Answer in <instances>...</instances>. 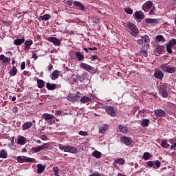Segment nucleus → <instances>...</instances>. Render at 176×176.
I'll return each instance as SVG.
<instances>
[{
	"label": "nucleus",
	"mask_w": 176,
	"mask_h": 176,
	"mask_svg": "<svg viewBox=\"0 0 176 176\" xmlns=\"http://www.w3.org/2000/svg\"><path fill=\"white\" fill-rule=\"evenodd\" d=\"M36 82H37V87H38V89H43L44 87L45 83L43 80H37Z\"/></svg>",
	"instance_id": "4c0bfd02"
},
{
	"label": "nucleus",
	"mask_w": 176,
	"mask_h": 176,
	"mask_svg": "<svg viewBox=\"0 0 176 176\" xmlns=\"http://www.w3.org/2000/svg\"><path fill=\"white\" fill-rule=\"evenodd\" d=\"M53 173L54 174H58L59 173V168L58 166H54Z\"/></svg>",
	"instance_id": "3c124183"
},
{
	"label": "nucleus",
	"mask_w": 176,
	"mask_h": 176,
	"mask_svg": "<svg viewBox=\"0 0 176 176\" xmlns=\"http://www.w3.org/2000/svg\"><path fill=\"white\" fill-rule=\"evenodd\" d=\"M66 3H67L69 6H72V4H73L72 1H70V0L66 1Z\"/></svg>",
	"instance_id": "bf43d9fd"
},
{
	"label": "nucleus",
	"mask_w": 176,
	"mask_h": 176,
	"mask_svg": "<svg viewBox=\"0 0 176 176\" xmlns=\"http://www.w3.org/2000/svg\"><path fill=\"white\" fill-rule=\"evenodd\" d=\"M16 160H17V161H18V162H19V164H23V163H24V156H23V157H21V156H18V157H16Z\"/></svg>",
	"instance_id": "49530a36"
},
{
	"label": "nucleus",
	"mask_w": 176,
	"mask_h": 176,
	"mask_svg": "<svg viewBox=\"0 0 176 176\" xmlns=\"http://www.w3.org/2000/svg\"><path fill=\"white\" fill-rule=\"evenodd\" d=\"M166 45V52L168 54H172L173 53L172 47L176 45V39L173 38L171 40H168Z\"/></svg>",
	"instance_id": "423d86ee"
},
{
	"label": "nucleus",
	"mask_w": 176,
	"mask_h": 176,
	"mask_svg": "<svg viewBox=\"0 0 176 176\" xmlns=\"http://www.w3.org/2000/svg\"><path fill=\"white\" fill-rule=\"evenodd\" d=\"M118 129H119L120 133H124V134H126L129 131V129L126 126L119 125Z\"/></svg>",
	"instance_id": "4be33fe9"
},
{
	"label": "nucleus",
	"mask_w": 176,
	"mask_h": 176,
	"mask_svg": "<svg viewBox=\"0 0 176 176\" xmlns=\"http://www.w3.org/2000/svg\"><path fill=\"white\" fill-rule=\"evenodd\" d=\"M0 158H1V159L8 158V152H6L5 150H1L0 151Z\"/></svg>",
	"instance_id": "72a5a7b5"
},
{
	"label": "nucleus",
	"mask_w": 176,
	"mask_h": 176,
	"mask_svg": "<svg viewBox=\"0 0 176 176\" xmlns=\"http://www.w3.org/2000/svg\"><path fill=\"white\" fill-rule=\"evenodd\" d=\"M29 74H30V72L28 71H24L23 72V75L29 76Z\"/></svg>",
	"instance_id": "69168bd1"
},
{
	"label": "nucleus",
	"mask_w": 176,
	"mask_h": 176,
	"mask_svg": "<svg viewBox=\"0 0 176 176\" xmlns=\"http://www.w3.org/2000/svg\"><path fill=\"white\" fill-rule=\"evenodd\" d=\"M105 111L107 112L111 116L115 117L117 114L116 109L112 106H106Z\"/></svg>",
	"instance_id": "6e6552de"
},
{
	"label": "nucleus",
	"mask_w": 176,
	"mask_h": 176,
	"mask_svg": "<svg viewBox=\"0 0 176 176\" xmlns=\"http://www.w3.org/2000/svg\"><path fill=\"white\" fill-rule=\"evenodd\" d=\"M76 57L78 61H82L85 58V56L80 54V52H76Z\"/></svg>",
	"instance_id": "7c9ffc66"
},
{
	"label": "nucleus",
	"mask_w": 176,
	"mask_h": 176,
	"mask_svg": "<svg viewBox=\"0 0 176 176\" xmlns=\"http://www.w3.org/2000/svg\"><path fill=\"white\" fill-rule=\"evenodd\" d=\"M91 101V98H89L88 96H82L80 100V102L82 104H87Z\"/></svg>",
	"instance_id": "5701e85b"
},
{
	"label": "nucleus",
	"mask_w": 176,
	"mask_h": 176,
	"mask_svg": "<svg viewBox=\"0 0 176 176\" xmlns=\"http://www.w3.org/2000/svg\"><path fill=\"white\" fill-rule=\"evenodd\" d=\"M0 60H2L3 64H8L10 63L11 58L6 57L5 55H0Z\"/></svg>",
	"instance_id": "f3484780"
},
{
	"label": "nucleus",
	"mask_w": 176,
	"mask_h": 176,
	"mask_svg": "<svg viewBox=\"0 0 176 176\" xmlns=\"http://www.w3.org/2000/svg\"><path fill=\"white\" fill-rule=\"evenodd\" d=\"M74 5L77 8V9L81 10V11H85V6L79 1H75Z\"/></svg>",
	"instance_id": "2eb2a0df"
},
{
	"label": "nucleus",
	"mask_w": 176,
	"mask_h": 176,
	"mask_svg": "<svg viewBox=\"0 0 176 176\" xmlns=\"http://www.w3.org/2000/svg\"><path fill=\"white\" fill-rule=\"evenodd\" d=\"M17 111H19L17 110V107H13V109H12V112H13L14 113H17Z\"/></svg>",
	"instance_id": "680f3d73"
},
{
	"label": "nucleus",
	"mask_w": 176,
	"mask_h": 176,
	"mask_svg": "<svg viewBox=\"0 0 176 176\" xmlns=\"http://www.w3.org/2000/svg\"><path fill=\"white\" fill-rule=\"evenodd\" d=\"M18 70L16 66H12V69L10 71V74L11 76H15L16 75Z\"/></svg>",
	"instance_id": "2f4dec72"
},
{
	"label": "nucleus",
	"mask_w": 176,
	"mask_h": 176,
	"mask_svg": "<svg viewBox=\"0 0 176 176\" xmlns=\"http://www.w3.org/2000/svg\"><path fill=\"white\" fill-rule=\"evenodd\" d=\"M101 152L100 151H93L92 155L93 157H96V159H100L101 158Z\"/></svg>",
	"instance_id": "58836bf2"
},
{
	"label": "nucleus",
	"mask_w": 176,
	"mask_h": 176,
	"mask_svg": "<svg viewBox=\"0 0 176 176\" xmlns=\"http://www.w3.org/2000/svg\"><path fill=\"white\" fill-rule=\"evenodd\" d=\"M155 40L158 42H165V38L164 36L162 35L156 36Z\"/></svg>",
	"instance_id": "a19ab883"
},
{
	"label": "nucleus",
	"mask_w": 176,
	"mask_h": 176,
	"mask_svg": "<svg viewBox=\"0 0 176 176\" xmlns=\"http://www.w3.org/2000/svg\"><path fill=\"white\" fill-rule=\"evenodd\" d=\"M90 176H101V175L98 173H94Z\"/></svg>",
	"instance_id": "e2e57ef3"
},
{
	"label": "nucleus",
	"mask_w": 176,
	"mask_h": 176,
	"mask_svg": "<svg viewBox=\"0 0 176 176\" xmlns=\"http://www.w3.org/2000/svg\"><path fill=\"white\" fill-rule=\"evenodd\" d=\"M160 94L164 98H167L168 96V91H166L167 86L166 84H162L158 87Z\"/></svg>",
	"instance_id": "20e7f679"
},
{
	"label": "nucleus",
	"mask_w": 176,
	"mask_h": 176,
	"mask_svg": "<svg viewBox=\"0 0 176 176\" xmlns=\"http://www.w3.org/2000/svg\"><path fill=\"white\" fill-rule=\"evenodd\" d=\"M81 68L84 69L87 72H89L90 74H95V69L94 67L90 66L86 63H81Z\"/></svg>",
	"instance_id": "1a4fd4ad"
},
{
	"label": "nucleus",
	"mask_w": 176,
	"mask_h": 176,
	"mask_svg": "<svg viewBox=\"0 0 176 176\" xmlns=\"http://www.w3.org/2000/svg\"><path fill=\"white\" fill-rule=\"evenodd\" d=\"M125 12L129 14H132L133 13V10L131 9L130 8H127L125 9Z\"/></svg>",
	"instance_id": "09e8293b"
},
{
	"label": "nucleus",
	"mask_w": 176,
	"mask_h": 176,
	"mask_svg": "<svg viewBox=\"0 0 176 176\" xmlns=\"http://www.w3.org/2000/svg\"><path fill=\"white\" fill-rule=\"evenodd\" d=\"M65 153H70L72 154H76L78 153V150L76 147H74L72 146H67V147L65 148Z\"/></svg>",
	"instance_id": "4468645a"
},
{
	"label": "nucleus",
	"mask_w": 176,
	"mask_h": 176,
	"mask_svg": "<svg viewBox=\"0 0 176 176\" xmlns=\"http://www.w3.org/2000/svg\"><path fill=\"white\" fill-rule=\"evenodd\" d=\"M164 49V46H162V45L157 46V47L155 48V55H156V56H160V55L162 53Z\"/></svg>",
	"instance_id": "412c9836"
},
{
	"label": "nucleus",
	"mask_w": 176,
	"mask_h": 176,
	"mask_svg": "<svg viewBox=\"0 0 176 176\" xmlns=\"http://www.w3.org/2000/svg\"><path fill=\"white\" fill-rule=\"evenodd\" d=\"M37 167V170H36V173H38V174H41L42 173L45 169V167L43 166L42 164H37L36 166Z\"/></svg>",
	"instance_id": "bb28decb"
},
{
	"label": "nucleus",
	"mask_w": 176,
	"mask_h": 176,
	"mask_svg": "<svg viewBox=\"0 0 176 176\" xmlns=\"http://www.w3.org/2000/svg\"><path fill=\"white\" fill-rule=\"evenodd\" d=\"M161 146L165 149H168L170 144L168 143L167 140H163L161 143Z\"/></svg>",
	"instance_id": "a878e982"
},
{
	"label": "nucleus",
	"mask_w": 176,
	"mask_h": 176,
	"mask_svg": "<svg viewBox=\"0 0 176 176\" xmlns=\"http://www.w3.org/2000/svg\"><path fill=\"white\" fill-rule=\"evenodd\" d=\"M137 43H138V44L140 45H142V44L144 43L142 39H138V40L137 41Z\"/></svg>",
	"instance_id": "13d9d810"
},
{
	"label": "nucleus",
	"mask_w": 176,
	"mask_h": 176,
	"mask_svg": "<svg viewBox=\"0 0 176 176\" xmlns=\"http://www.w3.org/2000/svg\"><path fill=\"white\" fill-rule=\"evenodd\" d=\"M43 116H44V119L47 122V124L52 125L56 124V118L54 115L45 113Z\"/></svg>",
	"instance_id": "7ed1b4c3"
},
{
	"label": "nucleus",
	"mask_w": 176,
	"mask_h": 176,
	"mask_svg": "<svg viewBox=\"0 0 176 176\" xmlns=\"http://www.w3.org/2000/svg\"><path fill=\"white\" fill-rule=\"evenodd\" d=\"M154 113L160 118H163L166 116V112L162 109L155 110Z\"/></svg>",
	"instance_id": "dca6fc26"
},
{
	"label": "nucleus",
	"mask_w": 176,
	"mask_h": 176,
	"mask_svg": "<svg viewBox=\"0 0 176 176\" xmlns=\"http://www.w3.org/2000/svg\"><path fill=\"white\" fill-rule=\"evenodd\" d=\"M124 28L133 37H137L138 34H140V31L138 30L136 25L133 23L128 22L125 23Z\"/></svg>",
	"instance_id": "f257e3e1"
},
{
	"label": "nucleus",
	"mask_w": 176,
	"mask_h": 176,
	"mask_svg": "<svg viewBox=\"0 0 176 176\" xmlns=\"http://www.w3.org/2000/svg\"><path fill=\"white\" fill-rule=\"evenodd\" d=\"M21 69L22 70H23V69H25V62H22Z\"/></svg>",
	"instance_id": "4d7b16f0"
},
{
	"label": "nucleus",
	"mask_w": 176,
	"mask_h": 176,
	"mask_svg": "<svg viewBox=\"0 0 176 176\" xmlns=\"http://www.w3.org/2000/svg\"><path fill=\"white\" fill-rule=\"evenodd\" d=\"M135 18L138 19H143L145 18V15L142 12V11L135 12L134 14Z\"/></svg>",
	"instance_id": "aec40b11"
},
{
	"label": "nucleus",
	"mask_w": 176,
	"mask_h": 176,
	"mask_svg": "<svg viewBox=\"0 0 176 176\" xmlns=\"http://www.w3.org/2000/svg\"><path fill=\"white\" fill-rule=\"evenodd\" d=\"M61 113H62V111H56V114L57 116H60V115H61Z\"/></svg>",
	"instance_id": "338daca9"
},
{
	"label": "nucleus",
	"mask_w": 176,
	"mask_h": 176,
	"mask_svg": "<svg viewBox=\"0 0 176 176\" xmlns=\"http://www.w3.org/2000/svg\"><path fill=\"white\" fill-rule=\"evenodd\" d=\"M60 76V72L58 70H54L52 74V79L56 80L58 78H59Z\"/></svg>",
	"instance_id": "393cba45"
},
{
	"label": "nucleus",
	"mask_w": 176,
	"mask_h": 176,
	"mask_svg": "<svg viewBox=\"0 0 176 176\" xmlns=\"http://www.w3.org/2000/svg\"><path fill=\"white\" fill-rule=\"evenodd\" d=\"M24 44H25L24 49L25 50L29 51V50L31 47V45L33 44V41L32 40L26 41H25Z\"/></svg>",
	"instance_id": "6ab92c4d"
},
{
	"label": "nucleus",
	"mask_w": 176,
	"mask_h": 176,
	"mask_svg": "<svg viewBox=\"0 0 176 176\" xmlns=\"http://www.w3.org/2000/svg\"><path fill=\"white\" fill-rule=\"evenodd\" d=\"M46 88H47L48 90L53 91V90L56 89V84H51V83H50V82H47V84H46Z\"/></svg>",
	"instance_id": "c85d7f7f"
},
{
	"label": "nucleus",
	"mask_w": 176,
	"mask_h": 176,
	"mask_svg": "<svg viewBox=\"0 0 176 176\" xmlns=\"http://www.w3.org/2000/svg\"><path fill=\"white\" fill-rule=\"evenodd\" d=\"M109 126L107 124H104L103 126L99 128V133L104 134L106 131L108 129Z\"/></svg>",
	"instance_id": "f704fd0d"
},
{
	"label": "nucleus",
	"mask_w": 176,
	"mask_h": 176,
	"mask_svg": "<svg viewBox=\"0 0 176 176\" xmlns=\"http://www.w3.org/2000/svg\"><path fill=\"white\" fill-rule=\"evenodd\" d=\"M176 148V142L170 146V150H174Z\"/></svg>",
	"instance_id": "052dcab7"
},
{
	"label": "nucleus",
	"mask_w": 176,
	"mask_h": 176,
	"mask_svg": "<svg viewBox=\"0 0 176 176\" xmlns=\"http://www.w3.org/2000/svg\"><path fill=\"white\" fill-rule=\"evenodd\" d=\"M35 160L34 158L28 157L27 156H24V163H32L34 162Z\"/></svg>",
	"instance_id": "ea45409f"
},
{
	"label": "nucleus",
	"mask_w": 176,
	"mask_h": 176,
	"mask_svg": "<svg viewBox=\"0 0 176 176\" xmlns=\"http://www.w3.org/2000/svg\"><path fill=\"white\" fill-rule=\"evenodd\" d=\"M41 150L47 149L50 147L49 143H45L42 146H39Z\"/></svg>",
	"instance_id": "a18cd8bd"
},
{
	"label": "nucleus",
	"mask_w": 176,
	"mask_h": 176,
	"mask_svg": "<svg viewBox=\"0 0 176 176\" xmlns=\"http://www.w3.org/2000/svg\"><path fill=\"white\" fill-rule=\"evenodd\" d=\"M32 125L33 124L32 122H25L24 124H23L22 126L23 130L30 129L32 126Z\"/></svg>",
	"instance_id": "b1692460"
},
{
	"label": "nucleus",
	"mask_w": 176,
	"mask_h": 176,
	"mask_svg": "<svg viewBox=\"0 0 176 176\" xmlns=\"http://www.w3.org/2000/svg\"><path fill=\"white\" fill-rule=\"evenodd\" d=\"M146 164L148 168H153V169H158L162 165V162H160V161L159 160L155 161V163L153 162V161H148L147 162V163H146Z\"/></svg>",
	"instance_id": "0eeeda50"
},
{
	"label": "nucleus",
	"mask_w": 176,
	"mask_h": 176,
	"mask_svg": "<svg viewBox=\"0 0 176 176\" xmlns=\"http://www.w3.org/2000/svg\"><path fill=\"white\" fill-rule=\"evenodd\" d=\"M142 41L143 43L148 44L151 42V39L149 38V36L148 35H144L142 37Z\"/></svg>",
	"instance_id": "473e14b6"
},
{
	"label": "nucleus",
	"mask_w": 176,
	"mask_h": 176,
	"mask_svg": "<svg viewBox=\"0 0 176 176\" xmlns=\"http://www.w3.org/2000/svg\"><path fill=\"white\" fill-rule=\"evenodd\" d=\"M25 41V38H17L16 40H14V45H16V46H20L23 43H24Z\"/></svg>",
	"instance_id": "a211bd4d"
},
{
	"label": "nucleus",
	"mask_w": 176,
	"mask_h": 176,
	"mask_svg": "<svg viewBox=\"0 0 176 176\" xmlns=\"http://www.w3.org/2000/svg\"><path fill=\"white\" fill-rule=\"evenodd\" d=\"M120 140L122 143H124L126 146H129L132 144L131 138L128 136H122Z\"/></svg>",
	"instance_id": "f8f14e48"
},
{
	"label": "nucleus",
	"mask_w": 176,
	"mask_h": 176,
	"mask_svg": "<svg viewBox=\"0 0 176 176\" xmlns=\"http://www.w3.org/2000/svg\"><path fill=\"white\" fill-rule=\"evenodd\" d=\"M157 10V8L155 6H153V8H151L150 10H149V14L150 15H154L155 14V12H156Z\"/></svg>",
	"instance_id": "de8ad7c7"
},
{
	"label": "nucleus",
	"mask_w": 176,
	"mask_h": 176,
	"mask_svg": "<svg viewBox=\"0 0 176 176\" xmlns=\"http://www.w3.org/2000/svg\"><path fill=\"white\" fill-rule=\"evenodd\" d=\"M88 50L91 51L96 50L97 47H88Z\"/></svg>",
	"instance_id": "0e129e2a"
},
{
	"label": "nucleus",
	"mask_w": 176,
	"mask_h": 176,
	"mask_svg": "<svg viewBox=\"0 0 176 176\" xmlns=\"http://www.w3.org/2000/svg\"><path fill=\"white\" fill-rule=\"evenodd\" d=\"M125 163V161L124 159L122 158H119V159H116L113 164H114V166H116V164H120V165H124Z\"/></svg>",
	"instance_id": "c756f323"
},
{
	"label": "nucleus",
	"mask_w": 176,
	"mask_h": 176,
	"mask_svg": "<svg viewBox=\"0 0 176 176\" xmlns=\"http://www.w3.org/2000/svg\"><path fill=\"white\" fill-rule=\"evenodd\" d=\"M82 97V94L77 91L76 94H69L67 96V100L71 102H77L80 98Z\"/></svg>",
	"instance_id": "f03ea898"
},
{
	"label": "nucleus",
	"mask_w": 176,
	"mask_h": 176,
	"mask_svg": "<svg viewBox=\"0 0 176 176\" xmlns=\"http://www.w3.org/2000/svg\"><path fill=\"white\" fill-rule=\"evenodd\" d=\"M17 142L19 144L23 145L26 143V138L22 136L18 139Z\"/></svg>",
	"instance_id": "e433bc0d"
},
{
	"label": "nucleus",
	"mask_w": 176,
	"mask_h": 176,
	"mask_svg": "<svg viewBox=\"0 0 176 176\" xmlns=\"http://www.w3.org/2000/svg\"><path fill=\"white\" fill-rule=\"evenodd\" d=\"M58 148L61 151H63L65 152V150L67 148V146H63L62 144H58Z\"/></svg>",
	"instance_id": "603ef678"
},
{
	"label": "nucleus",
	"mask_w": 176,
	"mask_h": 176,
	"mask_svg": "<svg viewBox=\"0 0 176 176\" xmlns=\"http://www.w3.org/2000/svg\"><path fill=\"white\" fill-rule=\"evenodd\" d=\"M32 58H34V60H37V58H38V55L36 53L33 54V55L32 56Z\"/></svg>",
	"instance_id": "5fc2aeb1"
},
{
	"label": "nucleus",
	"mask_w": 176,
	"mask_h": 176,
	"mask_svg": "<svg viewBox=\"0 0 176 176\" xmlns=\"http://www.w3.org/2000/svg\"><path fill=\"white\" fill-rule=\"evenodd\" d=\"M47 41L54 44L55 46H60L61 44L60 40L58 39L56 37H50Z\"/></svg>",
	"instance_id": "ddd939ff"
},
{
	"label": "nucleus",
	"mask_w": 176,
	"mask_h": 176,
	"mask_svg": "<svg viewBox=\"0 0 176 176\" xmlns=\"http://www.w3.org/2000/svg\"><path fill=\"white\" fill-rule=\"evenodd\" d=\"M50 19H51V15L50 14H44L38 17L39 21H48Z\"/></svg>",
	"instance_id": "cd10ccee"
},
{
	"label": "nucleus",
	"mask_w": 176,
	"mask_h": 176,
	"mask_svg": "<svg viewBox=\"0 0 176 176\" xmlns=\"http://www.w3.org/2000/svg\"><path fill=\"white\" fill-rule=\"evenodd\" d=\"M96 59H98V55H92L91 60H92V61H94V60H96Z\"/></svg>",
	"instance_id": "6e6d98bb"
},
{
	"label": "nucleus",
	"mask_w": 176,
	"mask_h": 176,
	"mask_svg": "<svg viewBox=\"0 0 176 176\" xmlns=\"http://www.w3.org/2000/svg\"><path fill=\"white\" fill-rule=\"evenodd\" d=\"M146 23H157V20L155 19H147L145 21Z\"/></svg>",
	"instance_id": "79ce46f5"
},
{
	"label": "nucleus",
	"mask_w": 176,
	"mask_h": 176,
	"mask_svg": "<svg viewBox=\"0 0 176 176\" xmlns=\"http://www.w3.org/2000/svg\"><path fill=\"white\" fill-rule=\"evenodd\" d=\"M152 157V155L148 152H145L143 155V159L147 160Z\"/></svg>",
	"instance_id": "37998d69"
},
{
	"label": "nucleus",
	"mask_w": 176,
	"mask_h": 176,
	"mask_svg": "<svg viewBox=\"0 0 176 176\" xmlns=\"http://www.w3.org/2000/svg\"><path fill=\"white\" fill-rule=\"evenodd\" d=\"M79 135L81 136H88V132L84 131H80Z\"/></svg>",
	"instance_id": "8fccbe9b"
},
{
	"label": "nucleus",
	"mask_w": 176,
	"mask_h": 176,
	"mask_svg": "<svg viewBox=\"0 0 176 176\" xmlns=\"http://www.w3.org/2000/svg\"><path fill=\"white\" fill-rule=\"evenodd\" d=\"M154 78L155 79H159L160 80H162L164 78V73L162 70H155L154 73Z\"/></svg>",
	"instance_id": "9d476101"
},
{
	"label": "nucleus",
	"mask_w": 176,
	"mask_h": 176,
	"mask_svg": "<svg viewBox=\"0 0 176 176\" xmlns=\"http://www.w3.org/2000/svg\"><path fill=\"white\" fill-rule=\"evenodd\" d=\"M153 7V2L152 1H148L147 2H145L144 4L142 6V10L145 12H148L150 9H151Z\"/></svg>",
	"instance_id": "9b49d317"
},
{
	"label": "nucleus",
	"mask_w": 176,
	"mask_h": 176,
	"mask_svg": "<svg viewBox=\"0 0 176 176\" xmlns=\"http://www.w3.org/2000/svg\"><path fill=\"white\" fill-rule=\"evenodd\" d=\"M16 63L14 58H12V65H14Z\"/></svg>",
	"instance_id": "774afa93"
},
{
	"label": "nucleus",
	"mask_w": 176,
	"mask_h": 176,
	"mask_svg": "<svg viewBox=\"0 0 176 176\" xmlns=\"http://www.w3.org/2000/svg\"><path fill=\"white\" fill-rule=\"evenodd\" d=\"M160 68L162 72L167 74H174L176 71L175 67H170V66H166L165 65H161Z\"/></svg>",
	"instance_id": "39448f33"
},
{
	"label": "nucleus",
	"mask_w": 176,
	"mask_h": 176,
	"mask_svg": "<svg viewBox=\"0 0 176 176\" xmlns=\"http://www.w3.org/2000/svg\"><path fill=\"white\" fill-rule=\"evenodd\" d=\"M32 152H34L35 153H38L40 151H42V149L41 148L40 146H37V147H33L31 149Z\"/></svg>",
	"instance_id": "c03bdc74"
},
{
	"label": "nucleus",
	"mask_w": 176,
	"mask_h": 176,
	"mask_svg": "<svg viewBox=\"0 0 176 176\" xmlns=\"http://www.w3.org/2000/svg\"><path fill=\"white\" fill-rule=\"evenodd\" d=\"M148 52L146 51V50H142V54L145 56V57H147V55H148Z\"/></svg>",
	"instance_id": "864d4df0"
},
{
	"label": "nucleus",
	"mask_w": 176,
	"mask_h": 176,
	"mask_svg": "<svg viewBox=\"0 0 176 176\" xmlns=\"http://www.w3.org/2000/svg\"><path fill=\"white\" fill-rule=\"evenodd\" d=\"M148 124H149V120H148V119H144V120L142 121V123H140V125H142V126L143 128H146V127H148Z\"/></svg>",
	"instance_id": "c9c22d12"
}]
</instances>
